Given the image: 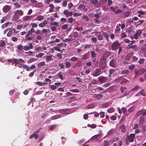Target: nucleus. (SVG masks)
I'll list each match as a JSON object with an SVG mask.
<instances>
[{"mask_svg": "<svg viewBox=\"0 0 146 146\" xmlns=\"http://www.w3.org/2000/svg\"><path fill=\"white\" fill-rule=\"evenodd\" d=\"M45 64V62L44 61H42L38 64L37 65V68H41L42 67L44 66Z\"/></svg>", "mask_w": 146, "mask_h": 146, "instance_id": "nucleus-14", "label": "nucleus"}, {"mask_svg": "<svg viewBox=\"0 0 146 146\" xmlns=\"http://www.w3.org/2000/svg\"><path fill=\"white\" fill-rule=\"evenodd\" d=\"M90 52L91 53V57L92 58H95L96 57V54L94 51H91Z\"/></svg>", "mask_w": 146, "mask_h": 146, "instance_id": "nucleus-25", "label": "nucleus"}, {"mask_svg": "<svg viewBox=\"0 0 146 146\" xmlns=\"http://www.w3.org/2000/svg\"><path fill=\"white\" fill-rule=\"evenodd\" d=\"M40 129L37 130L33 134L31 135L29 137L30 139H31L33 137H34L35 139H36L38 137V133L39 132Z\"/></svg>", "mask_w": 146, "mask_h": 146, "instance_id": "nucleus-3", "label": "nucleus"}, {"mask_svg": "<svg viewBox=\"0 0 146 146\" xmlns=\"http://www.w3.org/2000/svg\"><path fill=\"white\" fill-rule=\"evenodd\" d=\"M121 77H119L115 79V82L118 83L119 82L120 80L121 81Z\"/></svg>", "mask_w": 146, "mask_h": 146, "instance_id": "nucleus-51", "label": "nucleus"}, {"mask_svg": "<svg viewBox=\"0 0 146 146\" xmlns=\"http://www.w3.org/2000/svg\"><path fill=\"white\" fill-rule=\"evenodd\" d=\"M11 6L6 5L3 7V11L4 13H7L11 10Z\"/></svg>", "mask_w": 146, "mask_h": 146, "instance_id": "nucleus-7", "label": "nucleus"}, {"mask_svg": "<svg viewBox=\"0 0 146 146\" xmlns=\"http://www.w3.org/2000/svg\"><path fill=\"white\" fill-rule=\"evenodd\" d=\"M14 5L17 8H19L21 6V5H19L18 3H17L14 4Z\"/></svg>", "mask_w": 146, "mask_h": 146, "instance_id": "nucleus-50", "label": "nucleus"}, {"mask_svg": "<svg viewBox=\"0 0 146 146\" xmlns=\"http://www.w3.org/2000/svg\"><path fill=\"white\" fill-rule=\"evenodd\" d=\"M44 54V53H39L38 54H36V57H40L41 58L43 55Z\"/></svg>", "mask_w": 146, "mask_h": 146, "instance_id": "nucleus-48", "label": "nucleus"}, {"mask_svg": "<svg viewBox=\"0 0 146 146\" xmlns=\"http://www.w3.org/2000/svg\"><path fill=\"white\" fill-rule=\"evenodd\" d=\"M135 137V134H130L128 137V139L130 142H133Z\"/></svg>", "mask_w": 146, "mask_h": 146, "instance_id": "nucleus-6", "label": "nucleus"}, {"mask_svg": "<svg viewBox=\"0 0 146 146\" xmlns=\"http://www.w3.org/2000/svg\"><path fill=\"white\" fill-rule=\"evenodd\" d=\"M129 70L125 69L121 71V74H127L129 73Z\"/></svg>", "mask_w": 146, "mask_h": 146, "instance_id": "nucleus-28", "label": "nucleus"}, {"mask_svg": "<svg viewBox=\"0 0 146 146\" xmlns=\"http://www.w3.org/2000/svg\"><path fill=\"white\" fill-rule=\"evenodd\" d=\"M109 145V142L107 141H105L104 143V146H108Z\"/></svg>", "mask_w": 146, "mask_h": 146, "instance_id": "nucleus-64", "label": "nucleus"}, {"mask_svg": "<svg viewBox=\"0 0 146 146\" xmlns=\"http://www.w3.org/2000/svg\"><path fill=\"white\" fill-rule=\"evenodd\" d=\"M62 73L61 72H60L57 74V76L59 78L61 79V80H63L64 79L63 75L61 74Z\"/></svg>", "mask_w": 146, "mask_h": 146, "instance_id": "nucleus-26", "label": "nucleus"}, {"mask_svg": "<svg viewBox=\"0 0 146 146\" xmlns=\"http://www.w3.org/2000/svg\"><path fill=\"white\" fill-rule=\"evenodd\" d=\"M142 33V31L141 30H137L136 32V33L138 36H140Z\"/></svg>", "mask_w": 146, "mask_h": 146, "instance_id": "nucleus-37", "label": "nucleus"}, {"mask_svg": "<svg viewBox=\"0 0 146 146\" xmlns=\"http://www.w3.org/2000/svg\"><path fill=\"white\" fill-rule=\"evenodd\" d=\"M115 110L113 107H111L108 109V112L110 113H111L114 111Z\"/></svg>", "mask_w": 146, "mask_h": 146, "instance_id": "nucleus-22", "label": "nucleus"}, {"mask_svg": "<svg viewBox=\"0 0 146 146\" xmlns=\"http://www.w3.org/2000/svg\"><path fill=\"white\" fill-rule=\"evenodd\" d=\"M48 83L47 82H42L40 81H38L36 82V84L39 85V86H43L44 85H45L46 84H47Z\"/></svg>", "mask_w": 146, "mask_h": 146, "instance_id": "nucleus-18", "label": "nucleus"}, {"mask_svg": "<svg viewBox=\"0 0 146 146\" xmlns=\"http://www.w3.org/2000/svg\"><path fill=\"white\" fill-rule=\"evenodd\" d=\"M128 80L124 78H123L121 80V81H120L121 84H123L126 83L127 82Z\"/></svg>", "mask_w": 146, "mask_h": 146, "instance_id": "nucleus-40", "label": "nucleus"}, {"mask_svg": "<svg viewBox=\"0 0 146 146\" xmlns=\"http://www.w3.org/2000/svg\"><path fill=\"white\" fill-rule=\"evenodd\" d=\"M6 45L5 41L1 40L0 41V47H4Z\"/></svg>", "mask_w": 146, "mask_h": 146, "instance_id": "nucleus-20", "label": "nucleus"}, {"mask_svg": "<svg viewBox=\"0 0 146 146\" xmlns=\"http://www.w3.org/2000/svg\"><path fill=\"white\" fill-rule=\"evenodd\" d=\"M135 110V109L133 107L130 108L128 110L129 112L131 113L133 112Z\"/></svg>", "mask_w": 146, "mask_h": 146, "instance_id": "nucleus-59", "label": "nucleus"}, {"mask_svg": "<svg viewBox=\"0 0 146 146\" xmlns=\"http://www.w3.org/2000/svg\"><path fill=\"white\" fill-rule=\"evenodd\" d=\"M131 92V91L130 90H127L124 93L123 96H127Z\"/></svg>", "mask_w": 146, "mask_h": 146, "instance_id": "nucleus-43", "label": "nucleus"}, {"mask_svg": "<svg viewBox=\"0 0 146 146\" xmlns=\"http://www.w3.org/2000/svg\"><path fill=\"white\" fill-rule=\"evenodd\" d=\"M79 97V96L78 95L76 94H74V101L77 100V99L76 98H78Z\"/></svg>", "mask_w": 146, "mask_h": 146, "instance_id": "nucleus-60", "label": "nucleus"}, {"mask_svg": "<svg viewBox=\"0 0 146 146\" xmlns=\"http://www.w3.org/2000/svg\"><path fill=\"white\" fill-rule=\"evenodd\" d=\"M7 19V17H2V18L1 20L0 23H2L5 22V21Z\"/></svg>", "mask_w": 146, "mask_h": 146, "instance_id": "nucleus-33", "label": "nucleus"}, {"mask_svg": "<svg viewBox=\"0 0 146 146\" xmlns=\"http://www.w3.org/2000/svg\"><path fill=\"white\" fill-rule=\"evenodd\" d=\"M102 35L104 37H106V38H108L109 36V35L106 32L103 33H102Z\"/></svg>", "mask_w": 146, "mask_h": 146, "instance_id": "nucleus-45", "label": "nucleus"}, {"mask_svg": "<svg viewBox=\"0 0 146 146\" xmlns=\"http://www.w3.org/2000/svg\"><path fill=\"white\" fill-rule=\"evenodd\" d=\"M50 25L51 26L54 25L55 26H58V24L57 22H55L54 23L51 22L50 23Z\"/></svg>", "mask_w": 146, "mask_h": 146, "instance_id": "nucleus-38", "label": "nucleus"}, {"mask_svg": "<svg viewBox=\"0 0 146 146\" xmlns=\"http://www.w3.org/2000/svg\"><path fill=\"white\" fill-rule=\"evenodd\" d=\"M26 41L31 40H33V38L31 36H28L25 37Z\"/></svg>", "mask_w": 146, "mask_h": 146, "instance_id": "nucleus-55", "label": "nucleus"}, {"mask_svg": "<svg viewBox=\"0 0 146 146\" xmlns=\"http://www.w3.org/2000/svg\"><path fill=\"white\" fill-rule=\"evenodd\" d=\"M54 50L59 52H60L61 53H62V50H61L59 48V47L58 46L54 47Z\"/></svg>", "mask_w": 146, "mask_h": 146, "instance_id": "nucleus-32", "label": "nucleus"}, {"mask_svg": "<svg viewBox=\"0 0 146 146\" xmlns=\"http://www.w3.org/2000/svg\"><path fill=\"white\" fill-rule=\"evenodd\" d=\"M120 24H118L116 27V28L115 30V32H119L120 31V29L119 28L121 26Z\"/></svg>", "mask_w": 146, "mask_h": 146, "instance_id": "nucleus-27", "label": "nucleus"}, {"mask_svg": "<svg viewBox=\"0 0 146 146\" xmlns=\"http://www.w3.org/2000/svg\"><path fill=\"white\" fill-rule=\"evenodd\" d=\"M89 57V55H88L84 54L83 55V56L82 57V58H81V59H82L83 60H86Z\"/></svg>", "mask_w": 146, "mask_h": 146, "instance_id": "nucleus-39", "label": "nucleus"}, {"mask_svg": "<svg viewBox=\"0 0 146 146\" xmlns=\"http://www.w3.org/2000/svg\"><path fill=\"white\" fill-rule=\"evenodd\" d=\"M17 49L19 50H22L23 49V46L22 45H19L17 46Z\"/></svg>", "mask_w": 146, "mask_h": 146, "instance_id": "nucleus-29", "label": "nucleus"}, {"mask_svg": "<svg viewBox=\"0 0 146 146\" xmlns=\"http://www.w3.org/2000/svg\"><path fill=\"white\" fill-rule=\"evenodd\" d=\"M120 44L119 43L118 40L114 42L111 44V46L112 49L113 50H116L120 46Z\"/></svg>", "mask_w": 146, "mask_h": 146, "instance_id": "nucleus-1", "label": "nucleus"}, {"mask_svg": "<svg viewBox=\"0 0 146 146\" xmlns=\"http://www.w3.org/2000/svg\"><path fill=\"white\" fill-rule=\"evenodd\" d=\"M42 32L43 34H46L48 33V30L46 29H43L42 30Z\"/></svg>", "mask_w": 146, "mask_h": 146, "instance_id": "nucleus-61", "label": "nucleus"}, {"mask_svg": "<svg viewBox=\"0 0 146 146\" xmlns=\"http://www.w3.org/2000/svg\"><path fill=\"white\" fill-rule=\"evenodd\" d=\"M100 134H98L93 136L91 138V140L92 141H97L100 140Z\"/></svg>", "mask_w": 146, "mask_h": 146, "instance_id": "nucleus-8", "label": "nucleus"}, {"mask_svg": "<svg viewBox=\"0 0 146 146\" xmlns=\"http://www.w3.org/2000/svg\"><path fill=\"white\" fill-rule=\"evenodd\" d=\"M61 117V115L60 114H58L56 115H54V116H53L52 117H51V120H54L56 119H58L59 118H60Z\"/></svg>", "mask_w": 146, "mask_h": 146, "instance_id": "nucleus-16", "label": "nucleus"}, {"mask_svg": "<svg viewBox=\"0 0 146 146\" xmlns=\"http://www.w3.org/2000/svg\"><path fill=\"white\" fill-rule=\"evenodd\" d=\"M35 60H36L35 58H32L28 60L27 62V63H30L33 62V61H35Z\"/></svg>", "mask_w": 146, "mask_h": 146, "instance_id": "nucleus-35", "label": "nucleus"}, {"mask_svg": "<svg viewBox=\"0 0 146 146\" xmlns=\"http://www.w3.org/2000/svg\"><path fill=\"white\" fill-rule=\"evenodd\" d=\"M70 112V110L68 109H65L62 111V113L64 114H68Z\"/></svg>", "mask_w": 146, "mask_h": 146, "instance_id": "nucleus-19", "label": "nucleus"}, {"mask_svg": "<svg viewBox=\"0 0 146 146\" xmlns=\"http://www.w3.org/2000/svg\"><path fill=\"white\" fill-rule=\"evenodd\" d=\"M13 31H12L9 30V31L7 33V36L8 37H9L11 36L12 34H13Z\"/></svg>", "mask_w": 146, "mask_h": 146, "instance_id": "nucleus-44", "label": "nucleus"}, {"mask_svg": "<svg viewBox=\"0 0 146 146\" xmlns=\"http://www.w3.org/2000/svg\"><path fill=\"white\" fill-rule=\"evenodd\" d=\"M139 86H134L133 88H132L131 90V91H135L137 90Z\"/></svg>", "mask_w": 146, "mask_h": 146, "instance_id": "nucleus-53", "label": "nucleus"}, {"mask_svg": "<svg viewBox=\"0 0 146 146\" xmlns=\"http://www.w3.org/2000/svg\"><path fill=\"white\" fill-rule=\"evenodd\" d=\"M11 29V28H7L3 32V34L5 35L9 31V30Z\"/></svg>", "mask_w": 146, "mask_h": 146, "instance_id": "nucleus-63", "label": "nucleus"}, {"mask_svg": "<svg viewBox=\"0 0 146 146\" xmlns=\"http://www.w3.org/2000/svg\"><path fill=\"white\" fill-rule=\"evenodd\" d=\"M145 72V69H141L139 70L138 76L143 74Z\"/></svg>", "mask_w": 146, "mask_h": 146, "instance_id": "nucleus-17", "label": "nucleus"}, {"mask_svg": "<svg viewBox=\"0 0 146 146\" xmlns=\"http://www.w3.org/2000/svg\"><path fill=\"white\" fill-rule=\"evenodd\" d=\"M28 32L31 35L33 33H34L35 32V31L34 28H32Z\"/></svg>", "mask_w": 146, "mask_h": 146, "instance_id": "nucleus-57", "label": "nucleus"}, {"mask_svg": "<svg viewBox=\"0 0 146 146\" xmlns=\"http://www.w3.org/2000/svg\"><path fill=\"white\" fill-rule=\"evenodd\" d=\"M87 126L88 127H90L91 128L93 129H94L96 127V125L95 124H92V125L88 124L87 125Z\"/></svg>", "mask_w": 146, "mask_h": 146, "instance_id": "nucleus-34", "label": "nucleus"}, {"mask_svg": "<svg viewBox=\"0 0 146 146\" xmlns=\"http://www.w3.org/2000/svg\"><path fill=\"white\" fill-rule=\"evenodd\" d=\"M100 117L102 118H103L104 117L105 113L103 111H101L100 113Z\"/></svg>", "mask_w": 146, "mask_h": 146, "instance_id": "nucleus-56", "label": "nucleus"}, {"mask_svg": "<svg viewBox=\"0 0 146 146\" xmlns=\"http://www.w3.org/2000/svg\"><path fill=\"white\" fill-rule=\"evenodd\" d=\"M145 121L144 118L142 116H141L139 121V125H142Z\"/></svg>", "mask_w": 146, "mask_h": 146, "instance_id": "nucleus-15", "label": "nucleus"}, {"mask_svg": "<svg viewBox=\"0 0 146 146\" xmlns=\"http://www.w3.org/2000/svg\"><path fill=\"white\" fill-rule=\"evenodd\" d=\"M22 65H23V67L25 68L26 69V70L27 71H29L30 70L29 68L27 65H24V64H21V66Z\"/></svg>", "mask_w": 146, "mask_h": 146, "instance_id": "nucleus-36", "label": "nucleus"}, {"mask_svg": "<svg viewBox=\"0 0 146 146\" xmlns=\"http://www.w3.org/2000/svg\"><path fill=\"white\" fill-rule=\"evenodd\" d=\"M33 43H30L29 44V46L26 45L25 46H23V49L25 51H27L30 49H33Z\"/></svg>", "mask_w": 146, "mask_h": 146, "instance_id": "nucleus-5", "label": "nucleus"}, {"mask_svg": "<svg viewBox=\"0 0 146 146\" xmlns=\"http://www.w3.org/2000/svg\"><path fill=\"white\" fill-rule=\"evenodd\" d=\"M64 14L67 17H68L72 15L73 13L71 11H70L68 10H64L63 11Z\"/></svg>", "mask_w": 146, "mask_h": 146, "instance_id": "nucleus-9", "label": "nucleus"}, {"mask_svg": "<svg viewBox=\"0 0 146 146\" xmlns=\"http://www.w3.org/2000/svg\"><path fill=\"white\" fill-rule=\"evenodd\" d=\"M9 23V22H7L2 25L1 26L2 28L4 29L5 28L7 27Z\"/></svg>", "mask_w": 146, "mask_h": 146, "instance_id": "nucleus-41", "label": "nucleus"}, {"mask_svg": "<svg viewBox=\"0 0 146 146\" xmlns=\"http://www.w3.org/2000/svg\"><path fill=\"white\" fill-rule=\"evenodd\" d=\"M140 93L141 95L143 96H145L146 95V94L144 92V91L143 90H141V91L140 92Z\"/></svg>", "mask_w": 146, "mask_h": 146, "instance_id": "nucleus-46", "label": "nucleus"}, {"mask_svg": "<svg viewBox=\"0 0 146 146\" xmlns=\"http://www.w3.org/2000/svg\"><path fill=\"white\" fill-rule=\"evenodd\" d=\"M65 64H66V68H68L70 67V64L69 62L66 61Z\"/></svg>", "mask_w": 146, "mask_h": 146, "instance_id": "nucleus-42", "label": "nucleus"}, {"mask_svg": "<svg viewBox=\"0 0 146 146\" xmlns=\"http://www.w3.org/2000/svg\"><path fill=\"white\" fill-rule=\"evenodd\" d=\"M137 46L135 45H131L130 46L127 47V48L129 49L130 48H132L135 51H137L138 49L136 48Z\"/></svg>", "mask_w": 146, "mask_h": 146, "instance_id": "nucleus-12", "label": "nucleus"}, {"mask_svg": "<svg viewBox=\"0 0 146 146\" xmlns=\"http://www.w3.org/2000/svg\"><path fill=\"white\" fill-rule=\"evenodd\" d=\"M116 62L115 60L113 59L110 62V65L113 67H115Z\"/></svg>", "mask_w": 146, "mask_h": 146, "instance_id": "nucleus-11", "label": "nucleus"}, {"mask_svg": "<svg viewBox=\"0 0 146 146\" xmlns=\"http://www.w3.org/2000/svg\"><path fill=\"white\" fill-rule=\"evenodd\" d=\"M125 128V127L124 124L121 125L119 127V129L121 130V131L123 133L125 132L126 130Z\"/></svg>", "mask_w": 146, "mask_h": 146, "instance_id": "nucleus-13", "label": "nucleus"}, {"mask_svg": "<svg viewBox=\"0 0 146 146\" xmlns=\"http://www.w3.org/2000/svg\"><path fill=\"white\" fill-rule=\"evenodd\" d=\"M145 59L143 58L140 59L139 61V62L140 64H143L144 62Z\"/></svg>", "mask_w": 146, "mask_h": 146, "instance_id": "nucleus-54", "label": "nucleus"}, {"mask_svg": "<svg viewBox=\"0 0 146 146\" xmlns=\"http://www.w3.org/2000/svg\"><path fill=\"white\" fill-rule=\"evenodd\" d=\"M106 59L105 58H101L100 60V62L102 63H106Z\"/></svg>", "mask_w": 146, "mask_h": 146, "instance_id": "nucleus-58", "label": "nucleus"}, {"mask_svg": "<svg viewBox=\"0 0 146 146\" xmlns=\"http://www.w3.org/2000/svg\"><path fill=\"white\" fill-rule=\"evenodd\" d=\"M102 73L101 70L99 68H96L94 71L92 75L94 77H96Z\"/></svg>", "mask_w": 146, "mask_h": 146, "instance_id": "nucleus-2", "label": "nucleus"}, {"mask_svg": "<svg viewBox=\"0 0 146 146\" xmlns=\"http://www.w3.org/2000/svg\"><path fill=\"white\" fill-rule=\"evenodd\" d=\"M98 39L99 40H102L103 39V35H99L98 36Z\"/></svg>", "mask_w": 146, "mask_h": 146, "instance_id": "nucleus-49", "label": "nucleus"}, {"mask_svg": "<svg viewBox=\"0 0 146 146\" xmlns=\"http://www.w3.org/2000/svg\"><path fill=\"white\" fill-rule=\"evenodd\" d=\"M115 71V70L113 69H110L109 71V74L108 76L109 77H110L111 76V74L114 73Z\"/></svg>", "mask_w": 146, "mask_h": 146, "instance_id": "nucleus-24", "label": "nucleus"}, {"mask_svg": "<svg viewBox=\"0 0 146 146\" xmlns=\"http://www.w3.org/2000/svg\"><path fill=\"white\" fill-rule=\"evenodd\" d=\"M49 86H50L51 89L53 90H55L57 88V87L54 85H49Z\"/></svg>", "mask_w": 146, "mask_h": 146, "instance_id": "nucleus-23", "label": "nucleus"}, {"mask_svg": "<svg viewBox=\"0 0 146 146\" xmlns=\"http://www.w3.org/2000/svg\"><path fill=\"white\" fill-rule=\"evenodd\" d=\"M56 56L58 58V59L59 60L61 59L62 58V56L60 53L57 54Z\"/></svg>", "mask_w": 146, "mask_h": 146, "instance_id": "nucleus-62", "label": "nucleus"}, {"mask_svg": "<svg viewBox=\"0 0 146 146\" xmlns=\"http://www.w3.org/2000/svg\"><path fill=\"white\" fill-rule=\"evenodd\" d=\"M98 81L100 83H103L105 82L106 80V77L103 76H101L98 78Z\"/></svg>", "mask_w": 146, "mask_h": 146, "instance_id": "nucleus-10", "label": "nucleus"}, {"mask_svg": "<svg viewBox=\"0 0 146 146\" xmlns=\"http://www.w3.org/2000/svg\"><path fill=\"white\" fill-rule=\"evenodd\" d=\"M36 72V70H34L33 72H31V73H30L29 75V77H33L35 73Z\"/></svg>", "mask_w": 146, "mask_h": 146, "instance_id": "nucleus-52", "label": "nucleus"}, {"mask_svg": "<svg viewBox=\"0 0 146 146\" xmlns=\"http://www.w3.org/2000/svg\"><path fill=\"white\" fill-rule=\"evenodd\" d=\"M23 11L22 10L18 9L15 12L14 17H15V16L18 15L21 16L23 15Z\"/></svg>", "mask_w": 146, "mask_h": 146, "instance_id": "nucleus-4", "label": "nucleus"}, {"mask_svg": "<svg viewBox=\"0 0 146 146\" xmlns=\"http://www.w3.org/2000/svg\"><path fill=\"white\" fill-rule=\"evenodd\" d=\"M52 56L50 55H47L46 56V60H50L51 59H52Z\"/></svg>", "mask_w": 146, "mask_h": 146, "instance_id": "nucleus-47", "label": "nucleus"}, {"mask_svg": "<svg viewBox=\"0 0 146 146\" xmlns=\"http://www.w3.org/2000/svg\"><path fill=\"white\" fill-rule=\"evenodd\" d=\"M109 105V103L108 102H107L106 103L103 104L102 105V107L103 108H105L107 107Z\"/></svg>", "mask_w": 146, "mask_h": 146, "instance_id": "nucleus-31", "label": "nucleus"}, {"mask_svg": "<svg viewBox=\"0 0 146 146\" xmlns=\"http://www.w3.org/2000/svg\"><path fill=\"white\" fill-rule=\"evenodd\" d=\"M107 0H100L99 1L100 5H103L105 4L107 2Z\"/></svg>", "mask_w": 146, "mask_h": 146, "instance_id": "nucleus-30", "label": "nucleus"}, {"mask_svg": "<svg viewBox=\"0 0 146 146\" xmlns=\"http://www.w3.org/2000/svg\"><path fill=\"white\" fill-rule=\"evenodd\" d=\"M37 20L38 21H41L44 19V17L43 16L40 15L37 16L36 17Z\"/></svg>", "mask_w": 146, "mask_h": 146, "instance_id": "nucleus-21", "label": "nucleus"}]
</instances>
